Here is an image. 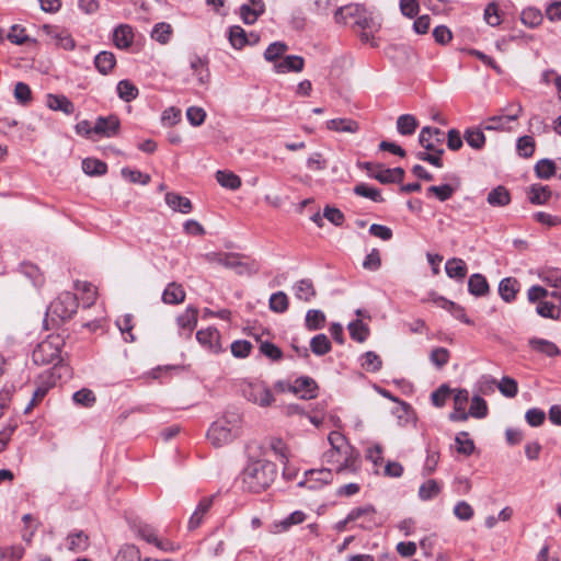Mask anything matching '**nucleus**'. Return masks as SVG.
I'll return each instance as SVG.
<instances>
[{
	"mask_svg": "<svg viewBox=\"0 0 561 561\" xmlns=\"http://www.w3.org/2000/svg\"><path fill=\"white\" fill-rule=\"evenodd\" d=\"M119 126L121 122L116 115H110L106 117L100 116L95 121L93 131L94 134L110 138L118 134Z\"/></svg>",
	"mask_w": 561,
	"mask_h": 561,
	"instance_id": "12",
	"label": "nucleus"
},
{
	"mask_svg": "<svg viewBox=\"0 0 561 561\" xmlns=\"http://www.w3.org/2000/svg\"><path fill=\"white\" fill-rule=\"evenodd\" d=\"M325 314L318 309L308 310L306 314V327L310 331L319 330L324 327Z\"/></svg>",
	"mask_w": 561,
	"mask_h": 561,
	"instance_id": "45",
	"label": "nucleus"
},
{
	"mask_svg": "<svg viewBox=\"0 0 561 561\" xmlns=\"http://www.w3.org/2000/svg\"><path fill=\"white\" fill-rule=\"evenodd\" d=\"M164 199L167 205L174 211L190 214L193 209L191 201L178 193L169 192L165 194Z\"/></svg>",
	"mask_w": 561,
	"mask_h": 561,
	"instance_id": "23",
	"label": "nucleus"
},
{
	"mask_svg": "<svg viewBox=\"0 0 561 561\" xmlns=\"http://www.w3.org/2000/svg\"><path fill=\"white\" fill-rule=\"evenodd\" d=\"M444 141L445 133L436 127H423L419 135L420 145L431 152H439Z\"/></svg>",
	"mask_w": 561,
	"mask_h": 561,
	"instance_id": "8",
	"label": "nucleus"
},
{
	"mask_svg": "<svg viewBox=\"0 0 561 561\" xmlns=\"http://www.w3.org/2000/svg\"><path fill=\"white\" fill-rule=\"evenodd\" d=\"M536 311L540 317L552 320H559L561 316L560 306L557 307L554 304L550 301H539Z\"/></svg>",
	"mask_w": 561,
	"mask_h": 561,
	"instance_id": "47",
	"label": "nucleus"
},
{
	"mask_svg": "<svg viewBox=\"0 0 561 561\" xmlns=\"http://www.w3.org/2000/svg\"><path fill=\"white\" fill-rule=\"evenodd\" d=\"M486 202L493 207H504L511 203V194L505 186L499 185L489 192Z\"/></svg>",
	"mask_w": 561,
	"mask_h": 561,
	"instance_id": "30",
	"label": "nucleus"
},
{
	"mask_svg": "<svg viewBox=\"0 0 561 561\" xmlns=\"http://www.w3.org/2000/svg\"><path fill=\"white\" fill-rule=\"evenodd\" d=\"M198 310L194 307H187L183 313L176 318L179 328L187 336L191 335L197 324Z\"/></svg>",
	"mask_w": 561,
	"mask_h": 561,
	"instance_id": "20",
	"label": "nucleus"
},
{
	"mask_svg": "<svg viewBox=\"0 0 561 561\" xmlns=\"http://www.w3.org/2000/svg\"><path fill=\"white\" fill-rule=\"evenodd\" d=\"M214 497L215 496H205L198 502L188 520L190 530H194L202 525L204 517L207 515L213 505Z\"/></svg>",
	"mask_w": 561,
	"mask_h": 561,
	"instance_id": "17",
	"label": "nucleus"
},
{
	"mask_svg": "<svg viewBox=\"0 0 561 561\" xmlns=\"http://www.w3.org/2000/svg\"><path fill=\"white\" fill-rule=\"evenodd\" d=\"M535 171L540 179H550L556 173V163L549 159H542L537 162Z\"/></svg>",
	"mask_w": 561,
	"mask_h": 561,
	"instance_id": "54",
	"label": "nucleus"
},
{
	"mask_svg": "<svg viewBox=\"0 0 561 561\" xmlns=\"http://www.w3.org/2000/svg\"><path fill=\"white\" fill-rule=\"evenodd\" d=\"M327 127L330 130L337 133L354 134L359 129L358 123L351 118H333L327 122Z\"/></svg>",
	"mask_w": 561,
	"mask_h": 561,
	"instance_id": "33",
	"label": "nucleus"
},
{
	"mask_svg": "<svg viewBox=\"0 0 561 561\" xmlns=\"http://www.w3.org/2000/svg\"><path fill=\"white\" fill-rule=\"evenodd\" d=\"M78 298L70 291L61 293L48 307V314L61 321L70 319L78 309Z\"/></svg>",
	"mask_w": 561,
	"mask_h": 561,
	"instance_id": "5",
	"label": "nucleus"
},
{
	"mask_svg": "<svg viewBox=\"0 0 561 561\" xmlns=\"http://www.w3.org/2000/svg\"><path fill=\"white\" fill-rule=\"evenodd\" d=\"M354 193L358 196L369 198L376 203L383 202L381 193L375 187H370L364 183H359L354 187Z\"/></svg>",
	"mask_w": 561,
	"mask_h": 561,
	"instance_id": "50",
	"label": "nucleus"
},
{
	"mask_svg": "<svg viewBox=\"0 0 561 561\" xmlns=\"http://www.w3.org/2000/svg\"><path fill=\"white\" fill-rule=\"evenodd\" d=\"M240 432V415L237 413H227L211 424L207 432V437L214 446L220 447L237 438Z\"/></svg>",
	"mask_w": 561,
	"mask_h": 561,
	"instance_id": "3",
	"label": "nucleus"
},
{
	"mask_svg": "<svg viewBox=\"0 0 561 561\" xmlns=\"http://www.w3.org/2000/svg\"><path fill=\"white\" fill-rule=\"evenodd\" d=\"M469 414L476 419H483L488 415L486 401L480 396H473L469 408Z\"/></svg>",
	"mask_w": 561,
	"mask_h": 561,
	"instance_id": "49",
	"label": "nucleus"
},
{
	"mask_svg": "<svg viewBox=\"0 0 561 561\" xmlns=\"http://www.w3.org/2000/svg\"><path fill=\"white\" fill-rule=\"evenodd\" d=\"M185 299V291L182 285L176 283H170L162 294V300L164 304L178 305L183 302Z\"/></svg>",
	"mask_w": 561,
	"mask_h": 561,
	"instance_id": "32",
	"label": "nucleus"
},
{
	"mask_svg": "<svg viewBox=\"0 0 561 561\" xmlns=\"http://www.w3.org/2000/svg\"><path fill=\"white\" fill-rule=\"evenodd\" d=\"M449 351L445 347H435L432 350L430 359L437 368L444 367L449 360Z\"/></svg>",
	"mask_w": 561,
	"mask_h": 561,
	"instance_id": "63",
	"label": "nucleus"
},
{
	"mask_svg": "<svg viewBox=\"0 0 561 561\" xmlns=\"http://www.w3.org/2000/svg\"><path fill=\"white\" fill-rule=\"evenodd\" d=\"M363 7L359 4H348L340 7L334 12V21L339 24H346L348 22L354 23L357 15H360Z\"/></svg>",
	"mask_w": 561,
	"mask_h": 561,
	"instance_id": "25",
	"label": "nucleus"
},
{
	"mask_svg": "<svg viewBox=\"0 0 561 561\" xmlns=\"http://www.w3.org/2000/svg\"><path fill=\"white\" fill-rule=\"evenodd\" d=\"M293 289L295 297L305 302L311 301L317 295L312 280L308 278L300 279L295 283Z\"/></svg>",
	"mask_w": 561,
	"mask_h": 561,
	"instance_id": "24",
	"label": "nucleus"
},
{
	"mask_svg": "<svg viewBox=\"0 0 561 561\" xmlns=\"http://www.w3.org/2000/svg\"><path fill=\"white\" fill-rule=\"evenodd\" d=\"M82 170L88 175H103L106 173L107 165L101 160L87 158L82 161Z\"/></svg>",
	"mask_w": 561,
	"mask_h": 561,
	"instance_id": "43",
	"label": "nucleus"
},
{
	"mask_svg": "<svg viewBox=\"0 0 561 561\" xmlns=\"http://www.w3.org/2000/svg\"><path fill=\"white\" fill-rule=\"evenodd\" d=\"M188 65L192 70V75L196 77L198 84L203 85L209 81V68L208 59L201 57L197 54H191L188 56Z\"/></svg>",
	"mask_w": 561,
	"mask_h": 561,
	"instance_id": "13",
	"label": "nucleus"
},
{
	"mask_svg": "<svg viewBox=\"0 0 561 561\" xmlns=\"http://www.w3.org/2000/svg\"><path fill=\"white\" fill-rule=\"evenodd\" d=\"M265 11L263 0H249L240 7V16L245 24H253L256 22Z\"/></svg>",
	"mask_w": 561,
	"mask_h": 561,
	"instance_id": "15",
	"label": "nucleus"
},
{
	"mask_svg": "<svg viewBox=\"0 0 561 561\" xmlns=\"http://www.w3.org/2000/svg\"><path fill=\"white\" fill-rule=\"evenodd\" d=\"M242 397L252 404L268 408L275 402V397L268 385L257 378H247L240 381Z\"/></svg>",
	"mask_w": 561,
	"mask_h": 561,
	"instance_id": "4",
	"label": "nucleus"
},
{
	"mask_svg": "<svg viewBox=\"0 0 561 561\" xmlns=\"http://www.w3.org/2000/svg\"><path fill=\"white\" fill-rule=\"evenodd\" d=\"M95 396L92 390L83 388L73 393V401L77 404L85 408L92 407L95 403Z\"/></svg>",
	"mask_w": 561,
	"mask_h": 561,
	"instance_id": "62",
	"label": "nucleus"
},
{
	"mask_svg": "<svg viewBox=\"0 0 561 561\" xmlns=\"http://www.w3.org/2000/svg\"><path fill=\"white\" fill-rule=\"evenodd\" d=\"M468 290L476 297L485 296L490 290L489 283L482 274H472L468 280Z\"/></svg>",
	"mask_w": 561,
	"mask_h": 561,
	"instance_id": "29",
	"label": "nucleus"
},
{
	"mask_svg": "<svg viewBox=\"0 0 561 561\" xmlns=\"http://www.w3.org/2000/svg\"><path fill=\"white\" fill-rule=\"evenodd\" d=\"M270 309L276 313H284L288 310V297L284 291H277L271 295L268 301Z\"/></svg>",
	"mask_w": 561,
	"mask_h": 561,
	"instance_id": "44",
	"label": "nucleus"
},
{
	"mask_svg": "<svg viewBox=\"0 0 561 561\" xmlns=\"http://www.w3.org/2000/svg\"><path fill=\"white\" fill-rule=\"evenodd\" d=\"M550 196L551 192L548 186L533 185L529 192V201L536 205L546 204Z\"/></svg>",
	"mask_w": 561,
	"mask_h": 561,
	"instance_id": "48",
	"label": "nucleus"
},
{
	"mask_svg": "<svg viewBox=\"0 0 561 561\" xmlns=\"http://www.w3.org/2000/svg\"><path fill=\"white\" fill-rule=\"evenodd\" d=\"M287 49L288 46L284 42H274L266 48L264 58L267 61H276Z\"/></svg>",
	"mask_w": 561,
	"mask_h": 561,
	"instance_id": "59",
	"label": "nucleus"
},
{
	"mask_svg": "<svg viewBox=\"0 0 561 561\" xmlns=\"http://www.w3.org/2000/svg\"><path fill=\"white\" fill-rule=\"evenodd\" d=\"M516 147L519 156L529 158L534 154L535 151V140L530 136L519 137Z\"/></svg>",
	"mask_w": 561,
	"mask_h": 561,
	"instance_id": "60",
	"label": "nucleus"
},
{
	"mask_svg": "<svg viewBox=\"0 0 561 561\" xmlns=\"http://www.w3.org/2000/svg\"><path fill=\"white\" fill-rule=\"evenodd\" d=\"M529 347L548 357H557L561 354L560 348L553 342L540 337H531L528 341Z\"/></svg>",
	"mask_w": 561,
	"mask_h": 561,
	"instance_id": "21",
	"label": "nucleus"
},
{
	"mask_svg": "<svg viewBox=\"0 0 561 561\" xmlns=\"http://www.w3.org/2000/svg\"><path fill=\"white\" fill-rule=\"evenodd\" d=\"M419 126V122L415 116L411 114L400 115L397 119V130L400 135L410 136L414 134Z\"/></svg>",
	"mask_w": 561,
	"mask_h": 561,
	"instance_id": "37",
	"label": "nucleus"
},
{
	"mask_svg": "<svg viewBox=\"0 0 561 561\" xmlns=\"http://www.w3.org/2000/svg\"><path fill=\"white\" fill-rule=\"evenodd\" d=\"M172 27L170 24L161 22L153 26L151 37L160 44H167L170 39Z\"/></svg>",
	"mask_w": 561,
	"mask_h": 561,
	"instance_id": "51",
	"label": "nucleus"
},
{
	"mask_svg": "<svg viewBox=\"0 0 561 561\" xmlns=\"http://www.w3.org/2000/svg\"><path fill=\"white\" fill-rule=\"evenodd\" d=\"M542 13L539 9L534 7H528L522 11L520 21L528 27L535 28L539 26L542 22Z\"/></svg>",
	"mask_w": 561,
	"mask_h": 561,
	"instance_id": "38",
	"label": "nucleus"
},
{
	"mask_svg": "<svg viewBox=\"0 0 561 561\" xmlns=\"http://www.w3.org/2000/svg\"><path fill=\"white\" fill-rule=\"evenodd\" d=\"M7 38L15 45H23L30 41V37L25 34V28L21 25H12Z\"/></svg>",
	"mask_w": 561,
	"mask_h": 561,
	"instance_id": "64",
	"label": "nucleus"
},
{
	"mask_svg": "<svg viewBox=\"0 0 561 561\" xmlns=\"http://www.w3.org/2000/svg\"><path fill=\"white\" fill-rule=\"evenodd\" d=\"M440 492V484L434 480H427L419 489V496L423 501H428L436 497Z\"/></svg>",
	"mask_w": 561,
	"mask_h": 561,
	"instance_id": "46",
	"label": "nucleus"
},
{
	"mask_svg": "<svg viewBox=\"0 0 561 561\" xmlns=\"http://www.w3.org/2000/svg\"><path fill=\"white\" fill-rule=\"evenodd\" d=\"M94 65L102 75H108L116 65L115 55L112 51H101L94 58Z\"/></svg>",
	"mask_w": 561,
	"mask_h": 561,
	"instance_id": "34",
	"label": "nucleus"
},
{
	"mask_svg": "<svg viewBox=\"0 0 561 561\" xmlns=\"http://www.w3.org/2000/svg\"><path fill=\"white\" fill-rule=\"evenodd\" d=\"M67 541L68 549L73 552L84 551L89 547V536L82 530L70 533Z\"/></svg>",
	"mask_w": 561,
	"mask_h": 561,
	"instance_id": "36",
	"label": "nucleus"
},
{
	"mask_svg": "<svg viewBox=\"0 0 561 561\" xmlns=\"http://www.w3.org/2000/svg\"><path fill=\"white\" fill-rule=\"evenodd\" d=\"M376 510L373 505H365L362 507L353 508L342 524H347L359 518H365V520L359 525L364 529H371L377 526V522L375 520Z\"/></svg>",
	"mask_w": 561,
	"mask_h": 561,
	"instance_id": "10",
	"label": "nucleus"
},
{
	"mask_svg": "<svg viewBox=\"0 0 561 561\" xmlns=\"http://www.w3.org/2000/svg\"><path fill=\"white\" fill-rule=\"evenodd\" d=\"M35 364L48 365L60 362L59 337H49L41 342L32 354ZM57 365H55L56 367Z\"/></svg>",
	"mask_w": 561,
	"mask_h": 561,
	"instance_id": "6",
	"label": "nucleus"
},
{
	"mask_svg": "<svg viewBox=\"0 0 561 561\" xmlns=\"http://www.w3.org/2000/svg\"><path fill=\"white\" fill-rule=\"evenodd\" d=\"M370 176L382 184L394 183L402 181L404 170L402 168L380 169L377 172H370Z\"/></svg>",
	"mask_w": 561,
	"mask_h": 561,
	"instance_id": "28",
	"label": "nucleus"
},
{
	"mask_svg": "<svg viewBox=\"0 0 561 561\" xmlns=\"http://www.w3.org/2000/svg\"><path fill=\"white\" fill-rule=\"evenodd\" d=\"M445 271L448 277L462 280L467 275L468 268L463 260L453 257L446 262Z\"/></svg>",
	"mask_w": 561,
	"mask_h": 561,
	"instance_id": "31",
	"label": "nucleus"
},
{
	"mask_svg": "<svg viewBox=\"0 0 561 561\" xmlns=\"http://www.w3.org/2000/svg\"><path fill=\"white\" fill-rule=\"evenodd\" d=\"M134 42V33L128 24L118 25L113 32V43L119 49H127Z\"/></svg>",
	"mask_w": 561,
	"mask_h": 561,
	"instance_id": "18",
	"label": "nucleus"
},
{
	"mask_svg": "<svg viewBox=\"0 0 561 561\" xmlns=\"http://www.w3.org/2000/svg\"><path fill=\"white\" fill-rule=\"evenodd\" d=\"M305 60L301 56L289 55L283 60L275 62L274 69L278 73L300 72L304 69Z\"/></svg>",
	"mask_w": 561,
	"mask_h": 561,
	"instance_id": "19",
	"label": "nucleus"
},
{
	"mask_svg": "<svg viewBox=\"0 0 561 561\" xmlns=\"http://www.w3.org/2000/svg\"><path fill=\"white\" fill-rule=\"evenodd\" d=\"M456 449L459 454H462L465 456H470L474 450V444L473 442L468 438L467 433H461L456 436Z\"/></svg>",
	"mask_w": 561,
	"mask_h": 561,
	"instance_id": "57",
	"label": "nucleus"
},
{
	"mask_svg": "<svg viewBox=\"0 0 561 561\" xmlns=\"http://www.w3.org/2000/svg\"><path fill=\"white\" fill-rule=\"evenodd\" d=\"M42 30L46 36L49 37L54 45L66 50H71L75 48V39L71 37L68 31L60 30L51 25H44Z\"/></svg>",
	"mask_w": 561,
	"mask_h": 561,
	"instance_id": "11",
	"label": "nucleus"
},
{
	"mask_svg": "<svg viewBox=\"0 0 561 561\" xmlns=\"http://www.w3.org/2000/svg\"><path fill=\"white\" fill-rule=\"evenodd\" d=\"M23 556L22 546L0 547V561H20Z\"/></svg>",
	"mask_w": 561,
	"mask_h": 561,
	"instance_id": "53",
	"label": "nucleus"
},
{
	"mask_svg": "<svg viewBox=\"0 0 561 561\" xmlns=\"http://www.w3.org/2000/svg\"><path fill=\"white\" fill-rule=\"evenodd\" d=\"M305 481L299 482V485H307L309 489H319L333 480L332 469L321 468L311 469L306 471Z\"/></svg>",
	"mask_w": 561,
	"mask_h": 561,
	"instance_id": "9",
	"label": "nucleus"
},
{
	"mask_svg": "<svg viewBox=\"0 0 561 561\" xmlns=\"http://www.w3.org/2000/svg\"><path fill=\"white\" fill-rule=\"evenodd\" d=\"M381 365H382V360L379 357V355H377L376 353H374V352H366L363 355L362 366L366 370L371 371V373H376V371H378L381 368Z\"/></svg>",
	"mask_w": 561,
	"mask_h": 561,
	"instance_id": "61",
	"label": "nucleus"
},
{
	"mask_svg": "<svg viewBox=\"0 0 561 561\" xmlns=\"http://www.w3.org/2000/svg\"><path fill=\"white\" fill-rule=\"evenodd\" d=\"M197 341L210 352L217 354L221 352L220 333L215 328L199 330L196 333Z\"/></svg>",
	"mask_w": 561,
	"mask_h": 561,
	"instance_id": "14",
	"label": "nucleus"
},
{
	"mask_svg": "<svg viewBox=\"0 0 561 561\" xmlns=\"http://www.w3.org/2000/svg\"><path fill=\"white\" fill-rule=\"evenodd\" d=\"M540 279L551 287H561V270L548 268L539 274Z\"/></svg>",
	"mask_w": 561,
	"mask_h": 561,
	"instance_id": "56",
	"label": "nucleus"
},
{
	"mask_svg": "<svg viewBox=\"0 0 561 561\" xmlns=\"http://www.w3.org/2000/svg\"><path fill=\"white\" fill-rule=\"evenodd\" d=\"M290 391L300 394L302 399H312L317 396V382L310 377H299L289 387Z\"/></svg>",
	"mask_w": 561,
	"mask_h": 561,
	"instance_id": "16",
	"label": "nucleus"
},
{
	"mask_svg": "<svg viewBox=\"0 0 561 561\" xmlns=\"http://www.w3.org/2000/svg\"><path fill=\"white\" fill-rule=\"evenodd\" d=\"M331 448L324 454L327 463L332 465L336 473H356L359 469V458L355 449L340 432H331L328 436Z\"/></svg>",
	"mask_w": 561,
	"mask_h": 561,
	"instance_id": "1",
	"label": "nucleus"
},
{
	"mask_svg": "<svg viewBox=\"0 0 561 561\" xmlns=\"http://www.w3.org/2000/svg\"><path fill=\"white\" fill-rule=\"evenodd\" d=\"M275 466L272 462L256 460L248 463L241 474L243 489L260 493L265 490L275 478Z\"/></svg>",
	"mask_w": 561,
	"mask_h": 561,
	"instance_id": "2",
	"label": "nucleus"
},
{
	"mask_svg": "<svg viewBox=\"0 0 561 561\" xmlns=\"http://www.w3.org/2000/svg\"><path fill=\"white\" fill-rule=\"evenodd\" d=\"M222 266L233 270L238 275H254L260 271V264L243 254L227 252L224 257Z\"/></svg>",
	"mask_w": 561,
	"mask_h": 561,
	"instance_id": "7",
	"label": "nucleus"
},
{
	"mask_svg": "<svg viewBox=\"0 0 561 561\" xmlns=\"http://www.w3.org/2000/svg\"><path fill=\"white\" fill-rule=\"evenodd\" d=\"M523 112V107L519 103H516V113L492 116L484 123V129L486 130H501L504 127L505 122L516 121Z\"/></svg>",
	"mask_w": 561,
	"mask_h": 561,
	"instance_id": "22",
	"label": "nucleus"
},
{
	"mask_svg": "<svg viewBox=\"0 0 561 561\" xmlns=\"http://www.w3.org/2000/svg\"><path fill=\"white\" fill-rule=\"evenodd\" d=\"M216 180L222 187L229 190H238L241 186V179L230 171H217Z\"/></svg>",
	"mask_w": 561,
	"mask_h": 561,
	"instance_id": "40",
	"label": "nucleus"
},
{
	"mask_svg": "<svg viewBox=\"0 0 561 561\" xmlns=\"http://www.w3.org/2000/svg\"><path fill=\"white\" fill-rule=\"evenodd\" d=\"M347 330L352 340L358 343L365 342L368 339L370 332L368 325L364 323L362 319H356L350 322Z\"/></svg>",
	"mask_w": 561,
	"mask_h": 561,
	"instance_id": "35",
	"label": "nucleus"
},
{
	"mask_svg": "<svg viewBox=\"0 0 561 561\" xmlns=\"http://www.w3.org/2000/svg\"><path fill=\"white\" fill-rule=\"evenodd\" d=\"M138 88L129 80H121L117 83V94L125 102H130L138 96Z\"/></svg>",
	"mask_w": 561,
	"mask_h": 561,
	"instance_id": "41",
	"label": "nucleus"
},
{
	"mask_svg": "<svg viewBox=\"0 0 561 561\" xmlns=\"http://www.w3.org/2000/svg\"><path fill=\"white\" fill-rule=\"evenodd\" d=\"M310 350L314 355L323 356L331 351V342L325 334H317L310 341Z\"/></svg>",
	"mask_w": 561,
	"mask_h": 561,
	"instance_id": "39",
	"label": "nucleus"
},
{
	"mask_svg": "<svg viewBox=\"0 0 561 561\" xmlns=\"http://www.w3.org/2000/svg\"><path fill=\"white\" fill-rule=\"evenodd\" d=\"M519 290V283L514 277H505L499 284V294L506 302H512Z\"/></svg>",
	"mask_w": 561,
	"mask_h": 561,
	"instance_id": "26",
	"label": "nucleus"
},
{
	"mask_svg": "<svg viewBox=\"0 0 561 561\" xmlns=\"http://www.w3.org/2000/svg\"><path fill=\"white\" fill-rule=\"evenodd\" d=\"M115 561H140V552L134 545H125L118 551Z\"/></svg>",
	"mask_w": 561,
	"mask_h": 561,
	"instance_id": "58",
	"label": "nucleus"
},
{
	"mask_svg": "<svg viewBox=\"0 0 561 561\" xmlns=\"http://www.w3.org/2000/svg\"><path fill=\"white\" fill-rule=\"evenodd\" d=\"M229 41L232 47L241 49L248 43L245 31L239 26H231L229 30Z\"/></svg>",
	"mask_w": 561,
	"mask_h": 561,
	"instance_id": "52",
	"label": "nucleus"
},
{
	"mask_svg": "<svg viewBox=\"0 0 561 561\" xmlns=\"http://www.w3.org/2000/svg\"><path fill=\"white\" fill-rule=\"evenodd\" d=\"M46 104L50 110L60 111L67 115L75 111L73 103L65 95L48 94Z\"/></svg>",
	"mask_w": 561,
	"mask_h": 561,
	"instance_id": "27",
	"label": "nucleus"
},
{
	"mask_svg": "<svg viewBox=\"0 0 561 561\" xmlns=\"http://www.w3.org/2000/svg\"><path fill=\"white\" fill-rule=\"evenodd\" d=\"M463 138L471 148L477 150L482 149L485 144V136L480 128H468Z\"/></svg>",
	"mask_w": 561,
	"mask_h": 561,
	"instance_id": "42",
	"label": "nucleus"
},
{
	"mask_svg": "<svg viewBox=\"0 0 561 561\" xmlns=\"http://www.w3.org/2000/svg\"><path fill=\"white\" fill-rule=\"evenodd\" d=\"M500 392L507 398L516 397L518 392L517 381L511 377H503L497 385Z\"/></svg>",
	"mask_w": 561,
	"mask_h": 561,
	"instance_id": "55",
	"label": "nucleus"
}]
</instances>
